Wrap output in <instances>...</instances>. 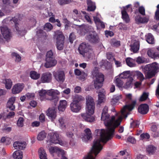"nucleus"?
<instances>
[{
    "instance_id": "1",
    "label": "nucleus",
    "mask_w": 159,
    "mask_h": 159,
    "mask_svg": "<svg viewBox=\"0 0 159 159\" xmlns=\"http://www.w3.org/2000/svg\"><path fill=\"white\" fill-rule=\"evenodd\" d=\"M135 104V102L134 101L130 105L124 106L121 109L120 115L112 123V125L107 128V130L98 129L95 130V132L97 133V135H98L99 134H100V138L99 139L94 140L91 150L88 155L84 157V159H95L97 155L102 148L101 142L106 143L113 138L115 128L120 125L123 118L127 117V110H132L134 107Z\"/></svg>"
},
{
    "instance_id": "2",
    "label": "nucleus",
    "mask_w": 159,
    "mask_h": 159,
    "mask_svg": "<svg viewBox=\"0 0 159 159\" xmlns=\"http://www.w3.org/2000/svg\"><path fill=\"white\" fill-rule=\"evenodd\" d=\"M86 112L82 113L81 116L85 121L92 122L94 121L95 117L92 115L94 113L95 104L92 97L88 96L86 98Z\"/></svg>"
},
{
    "instance_id": "3",
    "label": "nucleus",
    "mask_w": 159,
    "mask_h": 159,
    "mask_svg": "<svg viewBox=\"0 0 159 159\" xmlns=\"http://www.w3.org/2000/svg\"><path fill=\"white\" fill-rule=\"evenodd\" d=\"M91 75L93 78H95L94 80V86L96 89H100L102 86L104 81V75L100 73L97 67H95L91 71Z\"/></svg>"
},
{
    "instance_id": "4",
    "label": "nucleus",
    "mask_w": 159,
    "mask_h": 159,
    "mask_svg": "<svg viewBox=\"0 0 159 159\" xmlns=\"http://www.w3.org/2000/svg\"><path fill=\"white\" fill-rule=\"evenodd\" d=\"M144 69L147 71V77L149 79L151 78L159 71V65L156 62H154L150 65H146L144 67Z\"/></svg>"
},
{
    "instance_id": "5",
    "label": "nucleus",
    "mask_w": 159,
    "mask_h": 159,
    "mask_svg": "<svg viewBox=\"0 0 159 159\" xmlns=\"http://www.w3.org/2000/svg\"><path fill=\"white\" fill-rule=\"evenodd\" d=\"M49 135L50 143L54 144H59L61 145L63 144L62 141L60 139L59 134L57 132L50 133Z\"/></svg>"
},
{
    "instance_id": "6",
    "label": "nucleus",
    "mask_w": 159,
    "mask_h": 159,
    "mask_svg": "<svg viewBox=\"0 0 159 159\" xmlns=\"http://www.w3.org/2000/svg\"><path fill=\"white\" fill-rule=\"evenodd\" d=\"M53 75L55 79L58 82L63 83L65 79L64 72L62 70H57L53 73Z\"/></svg>"
},
{
    "instance_id": "7",
    "label": "nucleus",
    "mask_w": 159,
    "mask_h": 159,
    "mask_svg": "<svg viewBox=\"0 0 159 159\" xmlns=\"http://www.w3.org/2000/svg\"><path fill=\"white\" fill-rule=\"evenodd\" d=\"M57 48L58 50H61L63 49L65 37L62 33L57 34Z\"/></svg>"
},
{
    "instance_id": "8",
    "label": "nucleus",
    "mask_w": 159,
    "mask_h": 159,
    "mask_svg": "<svg viewBox=\"0 0 159 159\" xmlns=\"http://www.w3.org/2000/svg\"><path fill=\"white\" fill-rule=\"evenodd\" d=\"M90 47L88 43H86L85 42H83L81 43L78 48V51L80 53L84 56L85 53H87L89 52Z\"/></svg>"
},
{
    "instance_id": "9",
    "label": "nucleus",
    "mask_w": 159,
    "mask_h": 159,
    "mask_svg": "<svg viewBox=\"0 0 159 159\" xmlns=\"http://www.w3.org/2000/svg\"><path fill=\"white\" fill-rule=\"evenodd\" d=\"M1 30L4 39L7 41L10 40L11 37L10 30L6 26H3L1 27Z\"/></svg>"
},
{
    "instance_id": "10",
    "label": "nucleus",
    "mask_w": 159,
    "mask_h": 159,
    "mask_svg": "<svg viewBox=\"0 0 159 159\" xmlns=\"http://www.w3.org/2000/svg\"><path fill=\"white\" fill-rule=\"evenodd\" d=\"M52 79V74L49 72L43 73L41 77V81L42 83H48Z\"/></svg>"
},
{
    "instance_id": "11",
    "label": "nucleus",
    "mask_w": 159,
    "mask_h": 159,
    "mask_svg": "<svg viewBox=\"0 0 159 159\" xmlns=\"http://www.w3.org/2000/svg\"><path fill=\"white\" fill-rule=\"evenodd\" d=\"M86 39L90 43H98L99 39L97 34L94 32L87 35Z\"/></svg>"
},
{
    "instance_id": "12",
    "label": "nucleus",
    "mask_w": 159,
    "mask_h": 159,
    "mask_svg": "<svg viewBox=\"0 0 159 159\" xmlns=\"http://www.w3.org/2000/svg\"><path fill=\"white\" fill-rule=\"evenodd\" d=\"M57 61L55 57L45 58L44 66L46 68H50L55 66L57 64Z\"/></svg>"
},
{
    "instance_id": "13",
    "label": "nucleus",
    "mask_w": 159,
    "mask_h": 159,
    "mask_svg": "<svg viewBox=\"0 0 159 159\" xmlns=\"http://www.w3.org/2000/svg\"><path fill=\"white\" fill-rule=\"evenodd\" d=\"M71 110L73 112L77 113L81 109V106L77 101H73L70 105Z\"/></svg>"
},
{
    "instance_id": "14",
    "label": "nucleus",
    "mask_w": 159,
    "mask_h": 159,
    "mask_svg": "<svg viewBox=\"0 0 159 159\" xmlns=\"http://www.w3.org/2000/svg\"><path fill=\"white\" fill-rule=\"evenodd\" d=\"M149 110V107L146 104H141L138 107V111L141 114H146Z\"/></svg>"
},
{
    "instance_id": "15",
    "label": "nucleus",
    "mask_w": 159,
    "mask_h": 159,
    "mask_svg": "<svg viewBox=\"0 0 159 159\" xmlns=\"http://www.w3.org/2000/svg\"><path fill=\"white\" fill-rule=\"evenodd\" d=\"M66 135L70 140V144L72 146L74 145L75 142L73 132L70 131H67L66 133Z\"/></svg>"
},
{
    "instance_id": "16",
    "label": "nucleus",
    "mask_w": 159,
    "mask_h": 159,
    "mask_svg": "<svg viewBox=\"0 0 159 159\" xmlns=\"http://www.w3.org/2000/svg\"><path fill=\"white\" fill-rule=\"evenodd\" d=\"M23 88V84H17L14 85L12 89L13 94H16L20 93Z\"/></svg>"
},
{
    "instance_id": "17",
    "label": "nucleus",
    "mask_w": 159,
    "mask_h": 159,
    "mask_svg": "<svg viewBox=\"0 0 159 159\" xmlns=\"http://www.w3.org/2000/svg\"><path fill=\"white\" fill-rule=\"evenodd\" d=\"M13 145L16 149L22 150L25 148L26 147V143L25 142L16 141L14 143Z\"/></svg>"
},
{
    "instance_id": "18",
    "label": "nucleus",
    "mask_w": 159,
    "mask_h": 159,
    "mask_svg": "<svg viewBox=\"0 0 159 159\" xmlns=\"http://www.w3.org/2000/svg\"><path fill=\"white\" fill-rule=\"evenodd\" d=\"M131 51L134 53L137 52L139 48V42L135 40L134 43L130 45Z\"/></svg>"
},
{
    "instance_id": "19",
    "label": "nucleus",
    "mask_w": 159,
    "mask_h": 159,
    "mask_svg": "<svg viewBox=\"0 0 159 159\" xmlns=\"http://www.w3.org/2000/svg\"><path fill=\"white\" fill-rule=\"evenodd\" d=\"M56 114L55 109L53 108H49L46 112L47 116L52 119H55L56 116Z\"/></svg>"
},
{
    "instance_id": "20",
    "label": "nucleus",
    "mask_w": 159,
    "mask_h": 159,
    "mask_svg": "<svg viewBox=\"0 0 159 159\" xmlns=\"http://www.w3.org/2000/svg\"><path fill=\"white\" fill-rule=\"evenodd\" d=\"M18 20V19L16 18V16L12 18L11 19H10L9 20L10 21H12L14 22L15 24V28L16 31H17L18 34H21V33L22 32H24L25 30H20V29L18 26V24L17 22Z\"/></svg>"
},
{
    "instance_id": "21",
    "label": "nucleus",
    "mask_w": 159,
    "mask_h": 159,
    "mask_svg": "<svg viewBox=\"0 0 159 159\" xmlns=\"http://www.w3.org/2000/svg\"><path fill=\"white\" fill-rule=\"evenodd\" d=\"M122 18L125 21L126 23H128L129 22L130 19L129 16L125 8L121 11Z\"/></svg>"
},
{
    "instance_id": "22",
    "label": "nucleus",
    "mask_w": 159,
    "mask_h": 159,
    "mask_svg": "<svg viewBox=\"0 0 159 159\" xmlns=\"http://www.w3.org/2000/svg\"><path fill=\"white\" fill-rule=\"evenodd\" d=\"M78 31L80 34L81 35H84L88 32L89 29L87 26L81 25H79Z\"/></svg>"
},
{
    "instance_id": "23",
    "label": "nucleus",
    "mask_w": 159,
    "mask_h": 159,
    "mask_svg": "<svg viewBox=\"0 0 159 159\" xmlns=\"http://www.w3.org/2000/svg\"><path fill=\"white\" fill-rule=\"evenodd\" d=\"M136 20L138 24L147 23L149 20V18L146 17H141L137 16L136 18Z\"/></svg>"
},
{
    "instance_id": "24",
    "label": "nucleus",
    "mask_w": 159,
    "mask_h": 159,
    "mask_svg": "<svg viewBox=\"0 0 159 159\" xmlns=\"http://www.w3.org/2000/svg\"><path fill=\"white\" fill-rule=\"evenodd\" d=\"M67 105V102L65 100H61L58 107V110L61 111H64Z\"/></svg>"
},
{
    "instance_id": "25",
    "label": "nucleus",
    "mask_w": 159,
    "mask_h": 159,
    "mask_svg": "<svg viewBox=\"0 0 159 159\" xmlns=\"http://www.w3.org/2000/svg\"><path fill=\"white\" fill-rule=\"evenodd\" d=\"M147 54L148 56L152 58H159V53L158 52H154L152 50H148Z\"/></svg>"
},
{
    "instance_id": "26",
    "label": "nucleus",
    "mask_w": 159,
    "mask_h": 159,
    "mask_svg": "<svg viewBox=\"0 0 159 159\" xmlns=\"http://www.w3.org/2000/svg\"><path fill=\"white\" fill-rule=\"evenodd\" d=\"M88 7L87 10L89 11H93L96 9V6L95 3L91 0H87V2Z\"/></svg>"
},
{
    "instance_id": "27",
    "label": "nucleus",
    "mask_w": 159,
    "mask_h": 159,
    "mask_svg": "<svg viewBox=\"0 0 159 159\" xmlns=\"http://www.w3.org/2000/svg\"><path fill=\"white\" fill-rule=\"evenodd\" d=\"M36 35L39 38H41L43 39H45L47 38L46 33L41 30L37 31Z\"/></svg>"
},
{
    "instance_id": "28",
    "label": "nucleus",
    "mask_w": 159,
    "mask_h": 159,
    "mask_svg": "<svg viewBox=\"0 0 159 159\" xmlns=\"http://www.w3.org/2000/svg\"><path fill=\"white\" fill-rule=\"evenodd\" d=\"M14 159H22L23 157V153L20 151H16L13 154Z\"/></svg>"
},
{
    "instance_id": "29",
    "label": "nucleus",
    "mask_w": 159,
    "mask_h": 159,
    "mask_svg": "<svg viewBox=\"0 0 159 159\" xmlns=\"http://www.w3.org/2000/svg\"><path fill=\"white\" fill-rule=\"evenodd\" d=\"M146 40L149 44H153L154 43V38L153 36L151 33H148L146 36Z\"/></svg>"
},
{
    "instance_id": "30",
    "label": "nucleus",
    "mask_w": 159,
    "mask_h": 159,
    "mask_svg": "<svg viewBox=\"0 0 159 159\" xmlns=\"http://www.w3.org/2000/svg\"><path fill=\"white\" fill-rule=\"evenodd\" d=\"M39 157L40 159H48L47 155L46 153L43 148H40L39 150Z\"/></svg>"
},
{
    "instance_id": "31",
    "label": "nucleus",
    "mask_w": 159,
    "mask_h": 159,
    "mask_svg": "<svg viewBox=\"0 0 159 159\" xmlns=\"http://www.w3.org/2000/svg\"><path fill=\"white\" fill-rule=\"evenodd\" d=\"M104 102V95L103 93L100 92L98 95V100L97 101V105H100V104Z\"/></svg>"
},
{
    "instance_id": "32",
    "label": "nucleus",
    "mask_w": 159,
    "mask_h": 159,
    "mask_svg": "<svg viewBox=\"0 0 159 159\" xmlns=\"http://www.w3.org/2000/svg\"><path fill=\"white\" fill-rule=\"evenodd\" d=\"M85 134L84 136L85 138H86L88 140H90L92 139V133L91 130L89 128H87L84 130Z\"/></svg>"
},
{
    "instance_id": "33",
    "label": "nucleus",
    "mask_w": 159,
    "mask_h": 159,
    "mask_svg": "<svg viewBox=\"0 0 159 159\" xmlns=\"http://www.w3.org/2000/svg\"><path fill=\"white\" fill-rule=\"evenodd\" d=\"M31 78L34 80L38 79L40 76V74L34 71H31L30 72Z\"/></svg>"
},
{
    "instance_id": "34",
    "label": "nucleus",
    "mask_w": 159,
    "mask_h": 159,
    "mask_svg": "<svg viewBox=\"0 0 159 159\" xmlns=\"http://www.w3.org/2000/svg\"><path fill=\"white\" fill-rule=\"evenodd\" d=\"M156 149V148L155 147L149 145L147 148V151L149 154H153L155 152Z\"/></svg>"
},
{
    "instance_id": "35",
    "label": "nucleus",
    "mask_w": 159,
    "mask_h": 159,
    "mask_svg": "<svg viewBox=\"0 0 159 159\" xmlns=\"http://www.w3.org/2000/svg\"><path fill=\"white\" fill-rule=\"evenodd\" d=\"M136 61L138 64L146 63L148 62L147 59L142 56H139L137 57Z\"/></svg>"
},
{
    "instance_id": "36",
    "label": "nucleus",
    "mask_w": 159,
    "mask_h": 159,
    "mask_svg": "<svg viewBox=\"0 0 159 159\" xmlns=\"http://www.w3.org/2000/svg\"><path fill=\"white\" fill-rule=\"evenodd\" d=\"M126 101L128 104H130L127 105H131L133 102L134 101L135 102V104H136V101L135 100L132 101V94L129 93L126 95Z\"/></svg>"
},
{
    "instance_id": "37",
    "label": "nucleus",
    "mask_w": 159,
    "mask_h": 159,
    "mask_svg": "<svg viewBox=\"0 0 159 159\" xmlns=\"http://www.w3.org/2000/svg\"><path fill=\"white\" fill-rule=\"evenodd\" d=\"M4 82L5 84L6 88L7 89H10L12 86V82L10 79H5Z\"/></svg>"
},
{
    "instance_id": "38",
    "label": "nucleus",
    "mask_w": 159,
    "mask_h": 159,
    "mask_svg": "<svg viewBox=\"0 0 159 159\" xmlns=\"http://www.w3.org/2000/svg\"><path fill=\"white\" fill-rule=\"evenodd\" d=\"M110 117V115L108 113H102L101 119L102 120L104 121V123L106 125V123Z\"/></svg>"
},
{
    "instance_id": "39",
    "label": "nucleus",
    "mask_w": 159,
    "mask_h": 159,
    "mask_svg": "<svg viewBox=\"0 0 159 159\" xmlns=\"http://www.w3.org/2000/svg\"><path fill=\"white\" fill-rule=\"evenodd\" d=\"M133 79L132 77H130L128 78L125 83V86L126 88H129L132 87L133 85Z\"/></svg>"
},
{
    "instance_id": "40",
    "label": "nucleus",
    "mask_w": 159,
    "mask_h": 159,
    "mask_svg": "<svg viewBox=\"0 0 159 159\" xmlns=\"http://www.w3.org/2000/svg\"><path fill=\"white\" fill-rule=\"evenodd\" d=\"M46 134L44 131H41L38 135L37 138L39 140H43L46 137Z\"/></svg>"
},
{
    "instance_id": "41",
    "label": "nucleus",
    "mask_w": 159,
    "mask_h": 159,
    "mask_svg": "<svg viewBox=\"0 0 159 159\" xmlns=\"http://www.w3.org/2000/svg\"><path fill=\"white\" fill-rule=\"evenodd\" d=\"M135 74L137 76L140 81H142L144 79L143 74L140 71H136Z\"/></svg>"
},
{
    "instance_id": "42",
    "label": "nucleus",
    "mask_w": 159,
    "mask_h": 159,
    "mask_svg": "<svg viewBox=\"0 0 159 159\" xmlns=\"http://www.w3.org/2000/svg\"><path fill=\"white\" fill-rule=\"evenodd\" d=\"M122 98L121 95L120 94H117L114 95L112 99V102L115 103L119 101Z\"/></svg>"
},
{
    "instance_id": "43",
    "label": "nucleus",
    "mask_w": 159,
    "mask_h": 159,
    "mask_svg": "<svg viewBox=\"0 0 159 159\" xmlns=\"http://www.w3.org/2000/svg\"><path fill=\"white\" fill-rule=\"evenodd\" d=\"M115 117L114 116H112L110 119L109 118L108 120L107 121L106 126L108 128L109 126L112 125V123L115 120Z\"/></svg>"
},
{
    "instance_id": "44",
    "label": "nucleus",
    "mask_w": 159,
    "mask_h": 159,
    "mask_svg": "<svg viewBox=\"0 0 159 159\" xmlns=\"http://www.w3.org/2000/svg\"><path fill=\"white\" fill-rule=\"evenodd\" d=\"M53 28L52 25L49 23H46L44 26V30L48 31H50Z\"/></svg>"
},
{
    "instance_id": "45",
    "label": "nucleus",
    "mask_w": 159,
    "mask_h": 159,
    "mask_svg": "<svg viewBox=\"0 0 159 159\" xmlns=\"http://www.w3.org/2000/svg\"><path fill=\"white\" fill-rule=\"evenodd\" d=\"M126 62L127 65L130 67L134 66V64L132 62V59L130 58H127L126 60Z\"/></svg>"
},
{
    "instance_id": "46",
    "label": "nucleus",
    "mask_w": 159,
    "mask_h": 159,
    "mask_svg": "<svg viewBox=\"0 0 159 159\" xmlns=\"http://www.w3.org/2000/svg\"><path fill=\"white\" fill-rule=\"evenodd\" d=\"M139 125V122L137 120H134L130 123V127L132 128L138 127Z\"/></svg>"
},
{
    "instance_id": "47",
    "label": "nucleus",
    "mask_w": 159,
    "mask_h": 159,
    "mask_svg": "<svg viewBox=\"0 0 159 159\" xmlns=\"http://www.w3.org/2000/svg\"><path fill=\"white\" fill-rule=\"evenodd\" d=\"M116 86L119 87H122L123 84V81L120 78H118L116 79Z\"/></svg>"
},
{
    "instance_id": "48",
    "label": "nucleus",
    "mask_w": 159,
    "mask_h": 159,
    "mask_svg": "<svg viewBox=\"0 0 159 159\" xmlns=\"http://www.w3.org/2000/svg\"><path fill=\"white\" fill-rule=\"evenodd\" d=\"M107 59L110 61H112L115 59L113 56V53L111 52L107 53Z\"/></svg>"
},
{
    "instance_id": "49",
    "label": "nucleus",
    "mask_w": 159,
    "mask_h": 159,
    "mask_svg": "<svg viewBox=\"0 0 159 159\" xmlns=\"http://www.w3.org/2000/svg\"><path fill=\"white\" fill-rule=\"evenodd\" d=\"M129 71H125L123 72L121 74H120V78L123 79L126 78L127 77H129Z\"/></svg>"
},
{
    "instance_id": "50",
    "label": "nucleus",
    "mask_w": 159,
    "mask_h": 159,
    "mask_svg": "<svg viewBox=\"0 0 159 159\" xmlns=\"http://www.w3.org/2000/svg\"><path fill=\"white\" fill-rule=\"evenodd\" d=\"M58 3L61 5H63L69 3L71 2L70 0H58Z\"/></svg>"
},
{
    "instance_id": "51",
    "label": "nucleus",
    "mask_w": 159,
    "mask_h": 159,
    "mask_svg": "<svg viewBox=\"0 0 159 159\" xmlns=\"http://www.w3.org/2000/svg\"><path fill=\"white\" fill-rule=\"evenodd\" d=\"M62 150L59 149L57 148H55L54 147H51L49 149V151L52 153H54L55 152H58V153L59 154L60 153V150Z\"/></svg>"
},
{
    "instance_id": "52",
    "label": "nucleus",
    "mask_w": 159,
    "mask_h": 159,
    "mask_svg": "<svg viewBox=\"0 0 159 159\" xmlns=\"http://www.w3.org/2000/svg\"><path fill=\"white\" fill-rule=\"evenodd\" d=\"M11 55L13 57H16V60L18 62H20L21 61V57L17 53L15 52L12 53Z\"/></svg>"
},
{
    "instance_id": "53",
    "label": "nucleus",
    "mask_w": 159,
    "mask_h": 159,
    "mask_svg": "<svg viewBox=\"0 0 159 159\" xmlns=\"http://www.w3.org/2000/svg\"><path fill=\"white\" fill-rule=\"evenodd\" d=\"M148 95L146 93H144L141 96L139 101H143L146 100L148 98Z\"/></svg>"
},
{
    "instance_id": "54",
    "label": "nucleus",
    "mask_w": 159,
    "mask_h": 159,
    "mask_svg": "<svg viewBox=\"0 0 159 159\" xmlns=\"http://www.w3.org/2000/svg\"><path fill=\"white\" fill-rule=\"evenodd\" d=\"M140 137L141 139L143 140L144 139H149L150 136L148 133H146L141 134Z\"/></svg>"
},
{
    "instance_id": "55",
    "label": "nucleus",
    "mask_w": 159,
    "mask_h": 159,
    "mask_svg": "<svg viewBox=\"0 0 159 159\" xmlns=\"http://www.w3.org/2000/svg\"><path fill=\"white\" fill-rule=\"evenodd\" d=\"M14 103L10 102H7V107L10 110H13L15 109V106L13 105Z\"/></svg>"
},
{
    "instance_id": "56",
    "label": "nucleus",
    "mask_w": 159,
    "mask_h": 159,
    "mask_svg": "<svg viewBox=\"0 0 159 159\" xmlns=\"http://www.w3.org/2000/svg\"><path fill=\"white\" fill-rule=\"evenodd\" d=\"M75 39V36L74 34L73 33H71L70 34L69 37V40L70 42L71 43H73L74 40Z\"/></svg>"
},
{
    "instance_id": "57",
    "label": "nucleus",
    "mask_w": 159,
    "mask_h": 159,
    "mask_svg": "<svg viewBox=\"0 0 159 159\" xmlns=\"http://www.w3.org/2000/svg\"><path fill=\"white\" fill-rule=\"evenodd\" d=\"M23 118L22 117H20L17 122V125L19 126L22 127L23 124Z\"/></svg>"
},
{
    "instance_id": "58",
    "label": "nucleus",
    "mask_w": 159,
    "mask_h": 159,
    "mask_svg": "<svg viewBox=\"0 0 159 159\" xmlns=\"http://www.w3.org/2000/svg\"><path fill=\"white\" fill-rule=\"evenodd\" d=\"M139 13L142 15L143 16L145 15V9L143 7L141 6L139 7Z\"/></svg>"
},
{
    "instance_id": "59",
    "label": "nucleus",
    "mask_w": 159,
    "mask_h": 159,
    "mask_svg": "<svg viewBox=\"0 0 159 159\" xmlns=\"http://www.w3.org/2000/svg\"><path fill=\"white\" fill-rule=\"evenodd\" d=\"M127 141L131 143L134 144L136 143V141L135 138L131 136H129L127 138Z\"/></svg>"
},
{
    "instance_id": "60",
    "label": "nucleus",
    "mask_w": 159,
    "mask_h": 159,
    "mask_svg": "<svg viewBox=\"0 0 159 159\" xmlns=\"http://www.w3.org/2000/svg\"><path fill=\"white\" fill-rule=\"evenodd\" d=\"M54 57L53 56V53L51 50L47 52L45 58H52Z\"/></svg>"
},
{
    "instance_id": "61",
    "label": "nucleus",
    "mask_w": 159,
    "mask_h": 159,
    "mask_svg": "<svg viewBox=\"0 0 159 159\" xmlns=\"http://www.w3.org/2000/svg\"><path fill=\"white\" fill-rule=\"evenodd\" d=\"M98 28L104 29L105 28V23L102 21H101L98 25H96Z\"/></svg>"
},
{
    "instance_id": "62",
    "label": "nucleus",
    "mask_w": 159,
    "mask_h": 159,
    "mask_svg": "<svg viewBox=\"0 0 159 159\" xmlns=\"http://www.w3.org/2000/svg\"><path fill=\"white\" fill-rule=\"evenodd\" d=\"M47 94L48 95L52 97L54 96L56 94V93L54 90L51 89L47 92Z\"/></svg>"
},
{
    "instance_id": "63",
    "label": "nucleus",
    "mask_w": 159,
    "mask_h": 159,
    "mask_svg": "<svg viewBox=\"0 0 159 159\" xmlns=\"http://www.w3.org/2000/svg\"><path fill=\"white\" fill-rule=\"evenodd\" d=\"M60 124V126L63 128L64 127H65L64 125V121L63 118L62 117H61L58 120Z\"/></svg>"
},
{
    "instance_id": "64",
    "label": "nucleus",
    "mask_w": 159,
    "mask_h": 159,
    "mask_svg": "<svg viewBox=\"0 0 159 159\" xmlns=\"http://www.w3.org/2000/svg\"><path fill=\"white\" fill-rule=\"evenodd\" d=\"M154 19L157 21L159 20V10H157L155 13Z\"/></svg>"
}]
</instances>
